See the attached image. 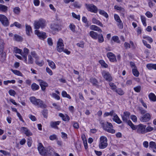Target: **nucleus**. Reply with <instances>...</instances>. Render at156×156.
Listing matches in <instances>:
<instances>
[{"label":"nucleus","instance_id":"nucleus-1","mask_svg":"<svg viewBox=\"0 0 156 156\" xmlns=\"http://www.w3.org/2000/svg\"><path fill=\"white\" fill-rule=\"evenodd\" d=\"M101 124L104 129L108 133L114 134L115 133V130L113 129V126L112 123L108 122H104L101 121Z\"/></svg>","mask_w":156,"mask_h":156},{"label":"nucleus","instance_id":"nucleus-2","mask_svg":"<svg viewBox=\"0 0 156 156\" xmlns=\"http://www.w3.org/2000/svg\"><path fill=\"white\" fill-rule=\"evenodd\" d=\"M29 100L31 103L33 105L37 106L38 107L45 108L46 105L40 99H37L34 97H31Z\"/></svg>","mask_w":156,"mask_h":156},{"label":"nucleus","instance_id":"nucleus-3","mask_svg":"<svg viewBox=\"0 0 156 156\" xmlns=\"http://www.w3.org/2000/svg\"><path fill=\"white\" fill-rule=\"evenodd\" d=\"M107 139L106 137L101 136L100 138V143L99 145L100 149H103L106 148L107 145Z\"/></svg>","mask_w":156,"mask_h":156},{"label":"nucleus","instance_id":"nucleus-4","mask_svg":"<svg viewBox=\"0 0 156 156\" xmlns=\"http://www.w3.org/2000/svg\"><path fill=\"white\" fill-rule=\"evenodd\" d=\"M146 125L140 124L139 125H136L134 130H136V132L138 133L144 134L146 133Z\"/></svg>","mask_w":156,"mask_h":156},{"label":"nucleus","instance_id":"nucleus-5","mask_svg":"<svg viewBox=\"0 0 156 156\" xmlns=\"http://www.w3.org/2000/svg\"><path fill=\"white\" fill-rule=\"evenodd\" d=\"M85 6L87 10L91 12L97 13L98 9L95 5L92 4H85Z\"/></svg>","mask_w":156,"mask_h":156},{"label":"nucleus","instance_id":"nucleus-6","mask_svg":"<svg viewBox=\"0 0 156 156\" xmlns=\"http://www.w3.org/2000/svg\"><path fill=\"white\" fill-rule=\"evenodd\" d=\"M34 25V28L36 29H39L40 27L43 28L45 26V21L42 20L35 21Z\"/></svg>","mask_w":156,"mask_h":156},{"label":"nucleus","instance_id":"nucleus-7","mask_svg":"<svg viewBox=\"0 0 156 156\" xmlns=\"http://www.w3.org/2000/svg\"><path fill=\"white\" fill-rule=\"evenodd\" d=\"M0 22L4 26L7 27L9 26V22L7 17L2 14H0Z\"/></svg>","mask_w":156,"mask_h":156},{"label":"nucleus","instance_id":"nucleus-8","mask_svg":"<svg viewBox=\"0 0 156 156\" xmlns=\"http://www.w3.org/2000/svg\"><path fill=\"white\" fill-rule=\"evenodd\" d=\"M4 44L3 40H0V55H1L2 59V61L5 60L6 57L5 54L3 53Z\"/></svg>","mask_w":156,"mask_h":156},{"label":"nucleus","instance_id":"nucleus-9","mask_svg":"<svg viewBox=\"0 0 156 156\" xmlns=\"http://www.w3.org/2000/svg\"><path fill=\"white\" fill-rule=\"evenodd\" d=\"M63 41L62 39H59L57 43L56 49L58 52H61L64 49Z\"/></svg>","mask_w":156,"mask_h":156},{"label":"nucleus","instance_id":"nucleus-10","mask_svg":"<svg viewBox=\"0 0 156 156\" xmlns=\"http://www.w3.org/2000/svg\"><path fill=\"white\" fill-rule=\"evenodd\" d=\"M38 150L39 153L42 155L46 156V148L45 149L41 143L38 144Z\"/></svg>","mask_w":156,"mask_h":156},{"label":"nucleus","instance_id":"nucleus-11","mask_svg":"<svg viewBox=\"0 0 156 156\" xmlns=\"http://www.w3.org/2000/svg\"><path fill=\"white\" fill-rule=\"evenodd\" d=\"M102 75L107 81H111L112 80V77L108 72L104 71L102 72Z\"/></svg>","mask_w":156,"mask_h":156},{"label":"nucleus","instance_id":"nucleus-12","mask_svg":"<svg viewBox=\"0 0 156 156\" xmlns=\"http://www.w3.org/2000/svg\"><path fill=\"white\" fill-rule=\"evenodd\" d=\"M151 119V116L150 114L146 113L140 118V120L142 122H147Z\"/></svg>","mask_w":156,"mask_h":156},{"label":"nucleus","instance_id":"nucleus-13","mask_svg":"<svg viewBox=\"0 0 156 156\" xmlns=\"http://www.w3.org/2000/svg\"><path fill=\"white\" fill-rule=\"evenodd\" d=\"M107 56L110 61L112 62L117 61L115 55L112 52H109L107 54Z\"/></svg>","mask_w":156,"mask_h":156},{"label":"nucleus","instance_id":"nucleus-14","mask_svg":"<svg viewBox=\"0 0 156 156\" xmlns=\"http://www.w3.org/2000/svg\"><path fill=\"white\" fill-rule=\"evenodd\" d=\"M35 34L41 39H44L47 37L45 33L43 32H40L37 30H35Z\"/></svg>","mask_w":156,"mask_h":156},{"label":"nucleus","instance_id":"nucleus-15","mask_svg":"<svg viewBox=\"0 0 156 156\" xmlns=\"http://www.w3.org/2000/svg\"><path fill=\"white\" fill-rule=\"evenodd\" d=\"M130 114V113L128 112H123V115H122V117L124 122H127V120L129 119V116Z\"/></svg>","mask_w":156,"mask_h":156},{"label":"nucleus","instance_id":"nucleus-16","mask_svg":"<svg viewBox=\"0 0 156 156\" xmlns=\"http://www.w3.org/2000/svg\"><path fill=\"white\" fill-rule=\"evenodd\" d=\"M38 81L42 90L44 91L46 87L48 86V83L45 82L41 80H38Z\"/></svg>","mask_w":156,"mask_h":156},{"label":"nucleus","instance_id":"nucleus-17","mask_svg":"<svg viewBox=\"0 0 156 156\" xmlns=\"http://www.w3.org/2000/svg\"><path fill=\"white\" fill-rule=\"evenodd\" d=\"M54 150L51 147L49 146L46 148V155L52 156Z\"/></svg>","mask_w":156,"mask_h":156},{"label":"nucleus","instance_id":"nucleus-18","mask_svg":"<svg viewBox=\"0 0 156 156\" xmlns=\"http://www.w3.org/2000/svg\"><path fill=\"white\" fill-rule=\"evenodd\" d=\"M21 130H23V132L27 136H29L32 135V133L26 127H22L21 128Z\"/></svg>","mask_w":156,"mask_h":156},{"label":"nucleus","instance_id":"nucleus-19","mask_svg":"<svg viewBox=\"0 0 156 156\" xmlns=\"http://www.w3.org/2000/svg\"><path fill=\"white\" fill-rule=\"evenodd\" d=\"M61 122L60 121H51L50 122V126L52 128L58 129V127L57 126L59 125Z\"/></svg>","mask_w":156,"mask_h":156},{"label":"nucleus","instance_id":"nucleus-20","mask_svg":"<svg viewBox=\"0 0 156 156\" xmlns=\"http://www.w3.org/2000/svg\"><path fill=\"white\" fill-rule=\"evenodd\" d=\"M60 25L57 23H54L51 25V28L53 30H58L60 27Z\"/></svg>","mask_w":156,"mask_h":156},{"label":"nucleus","instance_id":"nucleus-21","mask_svg":"<svg viewBox=\"0 0 156 156\" xmlns=\"http://www.w3.org/2000/svg\"><path fill=\"white\" fill-rule=\"evenodd\" d=\"M98 34L97 33L93 31H91L89 33L90 36L93 39L96 40L98 39Z\"/></svg>","mask_w":156,"mask_h":156},{"label":"nucleus","instance_id":"nucleus-22","mask_svg":"<svg viewBox=\"0 0 156 156\" xmlns=\"http://www.w3.org/2000/svg\"><path fill=\"white\" fill-rule=\"evenodd\" d=\"M92 21L93 23L97 24L101 27H103V24L99 20L95 18H93L92 20Z\"/></svg>","mask_w":156,"mask_h":156},{"label":"nucleus","instance_id":"nucleus-23","mask_svg":"<svg viewBox=\"0 0 156 156\" xmlns=\"http://www.w3.org/2000/svg\"><path fill=\"white\" fill-rule=\"evenodd\" d=\"M112 119L114 121L119 124L121 123L122 122L118 115L115 113L114 114V116Z\"/></svg>","mask_w":156,"mask_h":156},{"label":"nucleus","instance_id":"nucleus-24","mask_svg":"<svg viewBox=\"0 0 156 156\" xmlns=\"http://www.w3.org/2000/svg\"><path fill=\"white\" fill-rule=\"evenodd\" d=\"M90 29L91 30L98 31L100 33L102 32V30L100 28L95 25L91 26L90 27Z\"/></svg>","mask_w":156,"mask_h":156},{"label":"nucleus","instance_id":"nucleus-25","mask_svg":"<svg viewBox=\"0 0 156 156\" xmlns=\"http://www.w3.org/2000/svg\"><path fill=\"white\" fill-rule=\"evenodd\" d=\"M148 97L150 100L153 101H156V96L153 93H150L148 95Z\"/></svg>","mask_w":156,"mask_h":156},{"label":"nucleus","instance_id":"nucleus-26","mask_svg":"<svg viewBox=\"0 0 156 156\" xmlns=\"http://www.w3.org/2000/svg\"><path fill=\"white\" fill-rule=\"evenodd\" d=\"M91 83L93 84V86L96 87H98V80L95 78H91L90 79Z\"/></svg>","mask_w":156,"mask_h":156},{"label":"nucleus","instance_id":"nucleus-27","mask_svg":"<svg viewBox=\"0 0 156 156\" xmlns=\"http://www.w3.org/2000/svg\"><path fill=\"white\" fill-rule=\"evenodd\" d=\"M39 87L38 85L34 83H33L31 86V88L33 91L38 90L39 89Z\"/></svg>","mask_w":156,"mask_h":156},{"label":"nucleus","instance_id":"nucleus-28","mask_svg":"<svg viewBox=\"0 0 156 156\" xmlns=\"http://www.w3.org/2000/svg\"><path fill=\"white\" fill-rule=\"evenodd\" d=\"M26 26V32L27 34L28 35H30V32H32V29L31 27L28 25L27 24H26L25 25Z\"/></svg>","mask_w":156,"mask_h":156},{"label":"nucleus","instance_id":"nucleus-29","mask_svg":"<svg viewBox=\"0 0 156 156\" xmlns=\"http://www.w3.org/2000/svg\"><path fill=\"white\" fill-rule=\"evenodd\" d=\"M47 62H48V65L53 69H54L56 68V66L55 63L52 61L49 60H47Z\"/></svg>","mask_w":156,"mask_h":156},{"label":"nucleus","instance_id":"nucleus-30","mask_svg":"<svg viewBox=\"0 0 156 156\" xmlns=\"http://www.w3.org/2000/svg\"><path fill=\"white\" fill-rule=\"evenodd\" d=\"M8 7L5 5L0 4V11L5 12L7 10Z\"/></svg>","mask_w":156,"mask_h":156},{"label":"nucleus","instance_id":"nucleus-31","mask_svg":"<svg viewBox=\"0 0 156 156\" xmlns=\"http://www.w3.org/2000/svg\"><path fill=\"white\" fill-rule=\"evenodd\" d=\"M98 11L100 14L104 16L106 18H108V15L107 13V12L105 11L104 10L101 9H99Z\"/></svg>","mask_w":156,"mask_h":156},{"label":"nucleus","instance_id":"nucleus-32","mask_svg":"<svg viewBox=\"0 0 156 156\" xmlns=\"http://www.w3.org/2000/svg\"><path fill=\"white\" fill-rule=\"evenodd\" d=\"M98 39L99 43L103 42L104 41V39L102 34H99L98 36Z\"/></svg>","mask_w":156,"mask_h":156},{"label":"nucleus","instance_id":"nucleus-33","mask_svg":"<svg viewBox=\"0 0 156 156\" xmlns=\"http://www.w3.org/2000/svg\"><path fill=\"white\" fill-rule=\"evenodd\" d=\"M62 95L64 98H66L68 99H71V97L69 94H68L65 91H63L62 92Z\"/></svg>","mask_w":156,"mask_h":156},{"label":"nucleus","instance_id":"nucleus-34","mask_svg":"<svg viewBox=\"0 0 156 156\" xmlns=\"http://www.w3.org/2000/svg\"><path fill=\"white\" fill-rule=\"evenodd\" d=\"M125 123H127L131 127L133 130L135 129V126L136 125H134L130 120H128L127 122Z\"/></svg>","mask_w":156,"mask_h":156},{"label":"nucleus","instance_id":"nucleus-35","mask_svg":"<svg viewBox=\"0 0 156 156\" xmlns=\"http://www.w3.org/2000/svg\"><path fill=\"white\" fill-rule=\"evenodd\" d=\"M115 91L120 95H123L124 94V91L120 88L116 89Z\"/></svg>","mask_w":156,"mask_h":156},{"label":"nucleus","instance_id":"nucleus-36","mask_svg":"<svg viewBox=\"0 0 156 156\" xmlns=\"http://www.w3.org/2000/svg\"><path fill=\"white\" fill-rule=\"evenodd\" d=\"M132 71L133 74L135 76L138 77L139 76V73L136 69V68L133 69Z\"/></svg>","mask_w":156,"mask_h":156},{"label":"nucleus","instance_id":"nucleus-37","mask_svg":"<svg viewBox=\"0 0 156 156\" xmlns=\"http://www.w3.org/2000/svg\"><path fill=\"white\" fill-rule=\"evenodd\" d=\"M14 39L17 41H20L22 40V37L17 34H15L14 36Z\"/></svg>","mask_w":156,"mask_h":156},{"label":"nucleus","instance_id":"nucleus-38","mask_svg":"<svg viewBox=\"0 0 156 156\" xmlns=\"http://www.w3.org/2000/svg\"><path fill=\"white\" fill-rule=\"evenodd\" d=\"M141 19V21L143 23V25L145 27L147 25L146 23V17L143 16H140Z\"/></svg>","mask_w":156,"mask_h":156},{"label":"nucleus","instance_id":"nucleus-39","mask_svg":"<svg viewBox=\"0 0 156 156\" xmlns=\"http://www.w3.org/2000/svg\"><path fill=\"white\" fill-rule=\"evenodd\" d=\"M117 25L118 27L120 29H122L123 28V24L121 20L117 21Z\"/></svg>","mask_w":156,"mask_h":156},{"label":"nucleus","instance_id":"nucleus-40","mask_svg":"<svg viewBox=\"0 0 156 156\" xmlns=\"http://www.w3.org/2000/svg\"><path fill=\"white\" fill-rule=\"evenodd\" d=\"M13 73L15 74L20 76H23L22 74L19 71L16 70H11Z\"/></svg>","mask_w":156,"mask_h":156},{"label":"nucleus","instance_id":"nucleus-41","mask_svg":"<svg viewBox=\"0 0 156 156\" xmlns=\"http://www.w3.org/2000/svg\"><path fill=\"white\" fill-rule=\"evenodd\" d=\"M114 111L113 110L109 112H105L104 114V117H106V116L110 115L112 116L114 115Z\"/></svg>","mask_w":156,"mask_h":156},{"label":"nucleus","instance_id":"nucleus-42","mask_svg":"<svg viewBox=\"0 0 156 156\" xmlns=\"http://www.w3.org/2000/svg\"><path fill=\"white\" fill-rule=\"evenodd\" d=\"M113 40L115 42H116L118 43H120V41L119 40V38L118 36H114L112 37Z\"/></svg>","mask_w":156,"mask_h":156},{"label":"nucleus","instance_id":"nucleus-43","mask_svg":"<svg viewBox=\"0 0 156 156\" xmlns=\"http://www.w3.org/2000/svg\"><path fill=\"white\" fill-rule=\"evenodd\" d=\"M109 85L111 87V89L115 91L116 89V86L112 82L110 83Z\"/></svg>","mask_w":156,"mask_h":156},{"label":"nucleus","instance_id":"nucleus-44","mask_svg":"<svg viewBox=\"0 0 156 156\" xmlns=\"http://www.w3.org/2000/svg\"><path fill=\"white\" fill-rule=\"evenodd\" d=\"M99 62L100 63L102 66H103L105 68L108 67V65L105 62V61L104 60H100L99 61Z\"/></svg>","mask_w":156,"mask_h":156},{"label":"nucleus","instance_id":"nucleus-45","mask_svg":"<svg viewBox=\"0 0 156 156\" xmlns=\"http://www.w3.org/2000/svg\"><path fill=\"white\" fill-rule=\"evenodd\" d=\"M33 63V59L30 55L28 56V63L29 64H32Z\"/></svg>","mask_w":156,"mask_h":156},{"label":"nucleus","instance_id":"nucleus-46","mask_svg":"<svg viewBox=\"0 0 156 156\" xmlns=\"http://www.w3.org/2000/svg\"><path fill=\"white\" fill-rule=\"evenodd\" d=\"M22 50L16 47H15L14 48L13 51L16 53L20 54Z\"/></svg>","mask_w":156,"mask_h":156},{"label":"nucleus","instance_id":"nucleus-47","mask_svg":"<svg viewBox=\"0 0 156 156\" xmlns=\"http://www.w3.org/2000/svg\"><path fill=\"white\" fill-rule=\"evenodd\" d=\"M143 38L147 40L150 43H152L153 41V39L150 37L149 36H144Z\"/></svg>","mask_w":156,"mask_h":156},{"label":"nucleus","instance_id":"nucleus-48","mask_svg":"<svg viewBox=\"0 0 156 156\" xmlns=\"http://www.w3.org/2000/svg\"><path fill=\"white\" fill-rule=\"evenodd\" d=\"M70 29L73 32L75 31V26L73 24H70L69 26Z\"/></svg>","mask_w":156,"mask_h":156},{"label":"nucleus","instance_id":"nucleus-49","mask_svg":"<svg viewBox=\"0 0 156 156\" xmlns=\"http://www.w3.org/2000/svg\"><path fill=\"white\" fill-rule=\"evenodd\" d=\"M72 15L73 17L74 18H76V19L78 20H80V15H76L74 12H72Z\"/></svg>","mask_w":156,"mask_h":156},{"label":"nucleus","instance_id":"nucleus-50","mask_svg":"<svg viewBox=\"0 0 156 156\" xmlns=\"http://www.w3.org/2000/svg\"><path fill=\"white\" fill-rule=\"evenodd\" d=\"M9 93L11 96H14L16 92L14 90L10 89L9 91Z\"/></svg>","mask_w":156,"mask_h":156},{"label":"nucleus","instance_id":"nucleus-51","mask_svg":"<svg viewBox=\"0 0 156 156\" xmlns=\"http://www.w3.org/2000/svg\"><path fill=\"white\" fill-rule=\"evenodd\" d=\"M52 96L57 100H59L60 99V97L55 93H52Z\"/></svg>","mask_w":156,"mask_h":156},{"label":"nucleus","instance_id":"nucleus-52","mask_svg":"<svg viewBox=\"0 0 156 156\" xmlns=\"http://www.w3.org/2000/svg\"><path fill=\"white\" fill-rule=\"evenodd\" d=\"M14 12L16 14H19L20 12V9L19 7H16L14 9Z\"/></svg>","mask_w":156,"mask_h":156},{"label":"nucleus","instance_id":"nucleus-53","mask_svg":"<svg viewBox=\"0 0 156 156\" xmlns=\"http://www.w3.org/2000/svg\"><path fill=\"white\" fill-rule=\"evenodd\" d=\"M134 90L137 92H139L141 90V87L140 86H137L134 88Z\"/></svg>","mask_w":156,"mask_h":156},{"label":"nucleus","instance_id":"nucleus-54","mask_svg":"<svg viewBox=\"0 0 156 156\" xmlns=\"http://www.w3.org/2000/svg\"><path fill=\"white\" fill-rule=\"evenodd\" d=\"M154 128L151 126H148L146 128H145V132H148L153 130Z\"/></svg>","mask_w":156,"mask_h":156},{"label":"nucleus","instance_id":"nucleus-55","mask_svg":"<svg viewBox=\"0 0 156 156\" xmlns=\"http://www.w3.org/2000/svg\"><path fill=\"white\" fill-rule=\"evenodd\" d=\"M57 138V136L55 134H53L49 136V138L51 140H55Z\"/></svg>","mask_w":156,"mask_h":156},{"label":"nucleus","instance_id":"nucleus-56","mask_svg":"<svg viewBox=\"0 0 156 156\" xmlns=\"http://www.w3.org/2000/svg\"><path fill=\"white\" fill-rule=\"evenodd\" d=\"M139 109L140 113L142 115L145 113L147 112L146 111L144 110L142 107H139Z\"/></svg>","mask_w":156,"mask_h":156},{"label":"nucleus","instance_id":"nucleus-57","mask_svg":"<svg viewBox=\"0 0 156 156\" xmlns=\"http://www.w3.org/2000/svg\"><path fill=\"white\" fill-rule=\"evenodd\" d=\"M142 41H143V42L144 44V45L145 46H146V47L147 48H151V45L149 44H148L147 43V42L146 41H145L144 40H143Z\"/></svg>","mask_w":156,"mask_h":156},{"label":"nucleus","instance_id":"nucleus-58","mask_svg":"<svg viewBox=\"0 0 156 156\" xmlns=\"http://www.w3.org/2000/svg\"><path fill=\"white\" fill-rule=\"evenodd\" d=\"M0 152L2 153L4 155H7L8 156L10 155V153L4 150H0Z\"/></svg>","mask_w":156,"mask_h":156},{"label":"nucleus","instance_id":"nucleus-59","mask_svg":"<svg viewBox=\"0 0 156 156\" xmlns=\"http://www.w3.org/2000/svg\"><path fill=\"white\" fill-rule=\"evenodd\" d=\"M46 71L47 72L50 76L52 75L53 73L51 69L47 67L46 68Z\"/></svg>","mask_w":156,"mask_h":156},{"label":"nucleus","instance_id":"nucleus-60","mask_svg":"<svg viewBox=\"0 0 156 156\" xmlns=\"http://www.w3.org/2000/svg\"><path fill=\"white\" fill-rule=\"evenodd\" d=\"M130 118L134 122H136L137 121V117L135 115H131L130 116Z\"/></svg>","mask_w":156,"mask_h":156},{"label":"nucleus","instance_id":"nucleus-61","mask_svg":"<svg viewBox=\"0 0 156 156\" xmlns=\"http://www.w3.org/2000/svg\"><path fill=\"white\" fill-rule=\"evenodd\" d=\"M48 111L46 109H44L42 111V114L44 118H46L47 116Z\"/></svg>","mask_w":156,"mask_h":156},{"label":"nucleus","instance_id":"nucleus-62","mask_svg":"<svg viewBox=\"0 0 156 156\" xmlns=\"http://www.w3.org/2000/svg\"><path fill=\"white\" fill-rule=\"evenodd\" d=\"M140 102L142 104V105L145 108H147V107L146 104L145 103L142 98H141L139 100Z\"/></svg>","mask_w":156,"mask_h":156},{"label":"nucleus","instance_id":"nucleus-63","mask_svg":"<svg viewBox=\"0 0 156 156\" xmlns=\"http://www.w3.org/2000/svg\"><path fill=\"white\" fill-rule=\"evenodd\" d=\"M114 17L115 20L117 22L118 21H119V20H120L121 19L120 18L119 16L117 14H115L114 15Z\"/></svg>","mask_w":156,"mask_h":156},{"label":"nucleus","instance_id":"nucleus-64","mask_svg":"<svg viewBox=\"0 0 156 156\" xmlns=\"http://www.w3.org/2000/svg\"><path fill=\"white\" fill-rule=\"evenodd\" d=\"M47 42L48 44L50 46L52 45L53 43L51 38H48L47 39Z\"/></svg>","mask_w":156,"mask_h":156}]
</instances>
